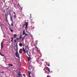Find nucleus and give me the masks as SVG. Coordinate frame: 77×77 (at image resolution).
<instances>
[{
	"label": "nucleus",
	"mask_w": 77,
	"mask_h": 77,
	"mask_svg": "<svg viewBox=\"0 0 77 77\" xmlns=\"http://www.w3.org/2000/svg\"><path fill=\"white\" fill-rule=\"evenodd\" d=\"M23 50L24 53H25V54H26V56H27V55H29V54H28V52H29V51H26V50H25V49H24V48H23Z\"/></svg>",
	"instance_id": "nucleus-1"
},
{
	"label": "nucleus",
	"mask_w": 77,
	"mask_h": 77,
	"mask_svg": "<svg viewBox=\"0 0 77 77\" xmlns=\"http://www.w3.org/2000/svg\"><path fill=\"white\" fill-rule=\"evenodd\" d=\"M16 56L18 58H19L20 57H19V54H18V51H16Z\"/></svg>",
	"instance_id": "nucleus-2"
},
{
	"label": "nucleus",
	"mask_w": 77,
	"mask_h": 77,
	"mask_svg": "<svg viewBox=\"0 0 77 77\" xmlns=\"http://www.w3.org/2000/svg\"><path fill=\"white\" fill-rule=\"evenodd\" d=\"M25 24L26 26L25 28V29L26 30H27V27H28V23H26Z\"/></svg>",
	"instance_id": "nucleus-3"
},
{
	"label": "nucleus",
	"mask_w": 77,
	"mask_h": 77,
	"mask_svg": "<svg viewBox=\"0 0 77 77\" xmlns=\"http://www.w3.org/2000/svg\"><path fill=\"white\" fill-rule=\"evenodd\" d=\"M16 48L15 50L16 51H18V45L16 44L15 45Z\"/></svg>",
	"instance_id": "nucleus-4"
},
{
	"label": "nucleus",
	"mask_w": 77,
	"mask_h": 77,
	"mask_svg": "<svg viewBox=\"0 0 77 77\" xmlns=\"http://www.w3.org/2000/svg\"><path fill=\"white\" fill-rule=\"evenodd\" d=\"M19 45L20 47H23V44L21 43H20L19 44Z\"/></svg>",
	"instance_id": "nucleus-5"
},
{
	"label": "nucleus",
	"mask_w": 77,
	"mask_h": 77,
	"mask_svg": "<svg viewBox=\"0 0 77 77\" xmlns=\"http://www.w3.org/2000/svg\"><path fill=\"white\" fill-rule=\"evenodd\" d=\"M26 35V33L25 32V30L24 29L23 31V35Z\"/></svg>",
	"instance_id": "nucleus-6"
},
{
	"label": "nucleus",
	"mask_w": 77,
	"mask_h": 77,
	"mask_svg": "<svg viewBox=\"0 0 77 77\" xmlns=\"http://www.w3.org/2000/svg\"><path fill=\"white\" fill-rule=\"evenodd\" d=\"M8 66H13V64H8Z\"/></svg>",
	"instance_id": "nucleus-7"
},
{
	"label": "nucleus",
	"mask_w": 77,
	"mask_h": 77,
	"mask_svg": "<svg viewBox=\"0 0 77 77\" xmlns=\"http://www.w3.org/2000/svg\"><path fill=\"white\" fill-rule=\"evenodd\" d=\"M21 38H22V35H21L19 37L20 40H21Z\"/></svg>",
	"instance_id": "nucleus-8"
},
{
	"label": "nucleus",
	"mask_w": 77,
	"mask_h": 77,
	"mask_svg": "<svg viewBox=\"0 0 77 77\" xmlns=\"http://www.w3.org/2000/svg\"><path fill=\"white\" fill-rule=\"evenodd\" d=\"M17 38V35H14V38Z\"/></svg>",
	"instance_id": "nucleus-9"
},
{
	"label": "nucleus",
	"mask_w": 77,
	"mask_h": 77,
	"mask_svg": "<svg viewBox=\"0 0 77 77\" xmlns=\"http://www.w3.org/2000/svg\"><path fill=\"white\" fill-rule=\"evenodd\" d=\"M19 76H21V73L20 72H19Z\"/></svg>",
	"instance_id": "nucleus-10"
},
{
	"label": "nucleus",
	"mask_w": 77,
	"mask_h": 77,
	"mask_svg": "<svg viewBox=\"0 0 77 77\" xmlns=\"http://www.w3.org/2000/svg\"><path fill=\"white\" fill-rule=\"evenodd\" d=\"M28 74H29V75H30V74H31V73H30V72H28Z\"/></svg>",
	"instance_id": "nucleus-11"
},
{
	"label": "nucleus",
	"mask_w": 77,
	"mask_h": 77,
	"mask_svg": "<svg viewBox=\"0 0 77 77\" xmlns=\"http://www.w3.org/2000/svg\"><path fill=\"white\" fill-rule=\"evenodd\" d=\"M10 30L11 32H13V30H12V29L10 28Z\"/></svg>",
	"instance_id": "nucleus-12"
},
{
	"label": "nucleus",
	"mask_w": 77,
	"mask_h": 77,
	"mask_svg": "<svg viewBox=\"0 0 77 77\" xmlns=\"http://www.w3.org/2000/svg\"><path fill=\"white\" fill-rule=\"evenodd\" d=\"M25 36L26 37V36H28V35H29L27 34H25Z\"/></svg>",
	"instance_id": "nucleus-13"
},
{
	"label": "nucleus",
	"mask_w": 77,
	"mask_h": 77,
	"mask_svg": "<svg viewBox=\"0 0 77 77\" xmlns=\"http://www.w3.org/2000/svg\"><path fill=\"white\" fill-rule=\"evenodd\" d=\"M14 18H16V17H17V16H16V15H15L14 16Z\"/></svg>",
	"instance_id": "nucleus-14"
},
{
	"label": "nucleus",
	"mask_w": 77,
	"mask_h": 77,
	"mask_svg": "<svg viewBox=\"0 0 77 77\" xmlns=\"http://www.w3.org/2000/svg\"><path fill=\"white\" fill-rule=\"evenodd\" d=\"M13 39H14V38H12V40H11L12 42L13 41Z\"/></svg>",
	"instance_id": "nucleus-15"
},
{
	"label": "nucleus",
	"mask_w": 77,
	"mask_h": 77,
	"mask_svg": "<svg viewBox=\"0 0 77 77\" xmlns=\"http://www.w3.org/2000/svg\"><path fill=\"white\" fill-rule=\"evenodd\" d=\"M3 42H2L1 43V45H3Z\"/></svg>",
	"instance_id": "nucleus-16"
},
{
	"label": "nucleus",
	"mask_w": 77,
	"mask_h": 77,
	"mask_svg": "<svg viewBox=\"0 0 77 77\" xmlns=\"http://www.w3.org/2000/svg\"><path fill=\"white\" fill-rule=\"evenodd\" d=\"M49 68H48V67H47V68H46V70H49Z\"/></svg>",
	"instance_id": "nucleus-17"
},
{
	"label": "nucleus",
	"mask_w": 77,
	"mask_h": 77,
	"mask_svg": "<svg viewBox=\"0 0 77 77\" xmlns=\"http://www.w3.org/2000/svg\"><path fill=\"white\" fill-rule=\"evenodd\" d=\"M1 49H2L3 47V45H1Z\"/></svg>",
	"instance_id": "nucleus-18"
},
{
	"label": "nucleus",
	"mask_w": 77,
	"mask_h": 77,
	"mask_svg": "<svg viewBox=\"0 0 77 77\" xmlns=\"http://www.w3.org/2000/svg\"><path fill=\"white\" fill-rule=\"evenodd\" d=\"M11 26H14V25H13V23H11Z\"/></svg>",
	"instance_id": "nucleus-19"
},
{
	"label": "nucleus",
	"mask_w": 77,
	"mask_h": 77,
	"mask_svg": "<svg viewBox=\"0 0 77 77\" xmlns=\"http://www.w3.org/2000/svg\"><path fill=\"white\" fill-rule=\"evenodd\" d=\"M1 55L2 56H5L4 55H2V54H1Z\"/></svg>",
	"instance_id": "nucleus-20"
},
{
	"label": "nucleus",
	"mask_w": 77,
	"mask_h": 77,
	"mask_svg": "<svg viewBox=\"0 0 77 77\" xmlns=\"http://www.w3.org/2000/svg\"><path fill=\"white\" fill-rule=\"evenodd\" d=\"M14 15H16V14L15 13V12H14Z\"/></svg>",
	"instance_id": "nucleus-21"
},
{
	"label": "nucleus",
	"mask_w": 77,
	"mask_h": 77,
	"mask_svg": "<svg viewBox=\"0 0 77 77\" xmlns=\"http://www.w3.org/2000/svg\"><path fill=\"white\" fill-rule=\"evenodd\" d=\"M19 53H20V54H21V53H22V52H20Z\"/></svg>",
	"instance_id": "nucleus-22"
},
{
	"label": "nucleus",
	"mask_w": 77,
	"mask_h": 77,
	"mask_svg": "<svg viewBox=\"0 0 77 77\" xmlns=\"http://www.w3.org/2000/svg\"><path fill=\"white\" fill-rule=\"evenodd\" d=\"M17 42V41L16 40H14V42Z\"/></svg>",
	"instance_id": "nucleus-23"
},
{
	"label": "nucleus",
	"mask_w": 77,
	"mask_h": 77,
	"mask_svg": "<svg viewBox=\"0 0 77 77\" xmlns=\"http://www.w3.org/2000/svg\"><path fill=\"white\" fill-rule=\"evenodd\" d=\"M48 71L49 72H50V69H49V70H48Z\"/></svg>",
	"instance_id": "nucleus-24"
},
{
	"label": "nucleus",
	"mask_w": 77,
	"mask_h": 77,
	"mask_svg": "<svg viewBox=\"0 0 77 77\" xmlns=\"http://www.w3.org/2000/svg\"><path fill=\"white\" fill-rule=\"evenodd\" d=\"M17 40H18L19 39L18 38H17Z\"/></svg>",
	"instance_id": "nucleus-25"
},
{
	"label": "nucleus",
	"mask_w": 77,
	"mask_h": 77,
	"mask_svg": "<svg viewBox=\"0 0 77 77\" xmlns=\"http://www.w3.org/2000/svg\"><path fill=\"white\" fill-rule=\"evenodd\" d=\"M48 66H50V65H48Z\"/></svg>",
	"instance_id": "nucleus-26"
},
{
	"label": "nucleus",
	"mask_w": 77,
	"mask_h": 77,
	"mask_svg": "<svg viewBox=\"0 0 77 77\" xmlns=\"http://www.w3.org/2000/svg\"><path fill=\"white\" fill-rule=\"evenodd\" d=\"M28 61H30V59H28Z\"/></svg>",
	"instance_id": "nucleus-27"
},
{
	"label": "nucleus",
	"mask_w": 77,
	"mask_h": 77,
	"mask_svg": "<svg viewBox=\"0 0 77 77\" xmlns=\"http://www.w3.org/2000/svg\"><path fill=\"white\" fill-rule=\"evenodd\" d=\"M47 77H49V76H48V75Z\"/></svg>",
	"instance_id": "nucleus-28"
},
{
	"label": "nucleus",
	"mask_w": 77,
	"mask_h": 77,
	"mask_svg": "<svg viewBox=\"0 0 77 77\" xmlns=\"http://www.w3.org/2000/svg\"><path fill=\"white\" fill-rule=\"evenodd\" d=\"M37 48V49H38V48Z\"/></svg>",
	"instance_id": "nucleus-29"
},
{
	"label": "nucleus",
	"mask_w": 77,
	"mask_h": 77,
	"mask_svg": "<svg viewBox=\"0 0 77 77\" xmlns=\"http://www.w3.org/2000/svg\"><path fill=\"white\" fill-rule=\"evenodd\" d=\"M54 0H52V1H54Z\"/></svg>",
	"instance_id": "nucleus-30"
},
{
	"label": "nucleus",
	"mask_w": 77,
	"mask_h": 77,
	"mask_svg": "<svg viewBox=\"0 0 77 77\" xmlns=\"http://www.w3.org/2000/svg\"><path fill=\"white\" fill-rule=\"evenodd\" d=\"M11 19H12V17H11Z\"/></svg>",
	"instance_id": "nucleus-31"
},
{
	"label": "nucleus",
	"mask_w": 77,
	"mask_h": 77,
	"mask_svg": "<svg viewBox=\"0 0 77 77\" xmlns=\"http://www.w3.org/2000/svg\"><path fill=\"white\" fill-rule=\"evenodd\" d=\"M32 37V38H33V37H32H32Z\"/></svg>",
	"instance_id": "nucleus-32"
},
{
	"label": "nucleus",
	"mask_w": 77,
	"mask_h": 77,
	"mask_svg": "<svg viewBox=\"0 0 77 77\" xmlns=\"http://www.w3.org/2000/svg\"><path fill=\"white\" fill-rule=\"evenodd\" d=\"M33 54H34V53H33Z\"/></svg>",
	"instance_id": "nucleus-33"
},
{
	"label": "nucleus",
	"mask_w": 77,
	"mask_h": 77,
	"mask_svg": "<svg viewBox=\"0 0 77 77\" xmlns=\"http://www.w3.org/2000/svg\"><path fill=\"white\" fill-rule=\"evenodd\" d=\"M31 27H32V26H31Z\"/></svg>",
	"instance_id": "nucleus-34"
}]
</instances>
